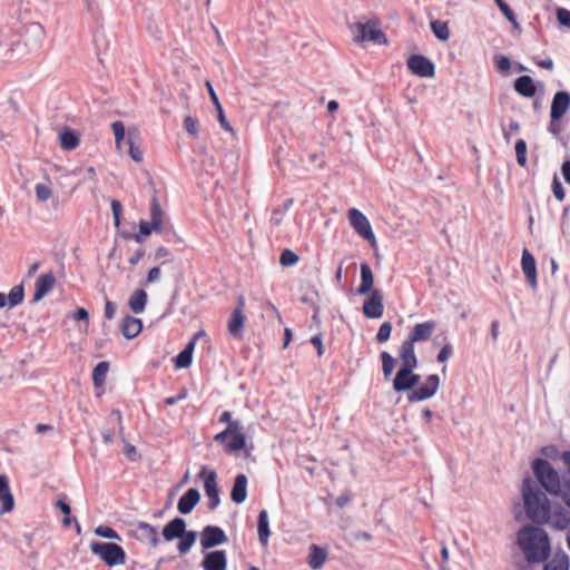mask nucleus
<instances>
[{"instance_id": "1", "label": "nucleus", "mask_w": 570, "mask_h": 570, "mask_svg": "<svg viewBox=\"0 0 570 570\" xmlns=\"http://www.w3.org/2000/svg\"><path fill=\"white\" fill-rule=\"evenodd\" d=\"M532 470L541 487L551 495L560 498L570 509V478L561 480L558 471L543 459H535Z\"/></svg>"}, {"instance_id": "2", "label": "nucleus", "mask_w": 570, "mask_h": 570, "mask_svg": "<svg viewBox=\"0 0 570 570\" xmlns=\"http://www.w3.org/2000/svg\"><path fill=\"white\" fill-rule=\"evenodd\" d=\"M518 544L530 562H541L550 553L549 537L537 527H524L518 532Z\"/></svg>"}, {"instance_id": "3", "label": "nucleus", "mask_w": 570, "mask_h": 570, "mask_svg": "<svg viewBox=\"0 0 570 570\" xmlns=\"http://www.w3.org/2000/svg\"><path fill=\"white\" fill-rule=\"evenodd\" d=\"M522 498L529 519L535 523L541 522L544 519L546 511L549 510L551 503L547 495L531 479H524L523 481Z\"/></svg>"}, {"instance_id": "4", "label": "nucleus", "mask_w": 570, "mask_h": 570, "mask_svg": "<svg viewBox=\"0 0 570 570\" xmlns=\"http://www.w3.org/2000/svg\"><path fill=\"white\" fill-rule=\"evenodd\" d=\"M350 29L355 42H374L376 45H385L387 42L385 35L380 29V22L376 19L355 22Z\"/></svg>"}, {"instance_id": "5", "label": "nucleus", "mask_w": 570, "mask_h": 570, "mask_svg": "<svg viewBox=\"0 0 570 570\" xmlns=\"http://www.w3.org/2000/svg\"><path fill=\"white\" fill-rule=\"evenodd\" d=\"M90 550L109 567L124 564L126 561L124 549L116 543L95 541L91 542Z\"/></svg>"}, {"instance_id": "6", "label": "nucleus", "mask_w": 570, "mask_h": 570, "mask_svg": "<svg viewBox=\"0 0 570 570\" xmlns=\"http://www.w3.org/2000/svg\"><path fill=\"white\" fill-rule=\"evenodd\" d=\"M198 478L204 480V490L208 498V508L210 510L218 507L219 500V490L217 487V474L215 471H209L207 466L203 465Z\"/></svg>"}, {"instance_id": "7", "label": "nucleus", "mask_w": 570, "mask_h": 570, "mask_svg": "<svg viewBox=\"0 0 570 570\" xmlns=\"http://www.w3.org/2000/svg\"><path fill=\"white\" fill-rule=\"evenodd\" d=\"M347 218L351 224V226L355 229V232L370 242L372 245H375L376 238L372 230L371 224L366 216L361 213L356 208H351L347 213Z\"/></svg>"}, {"instance_id": "8", "label": "nucleus", "mask_w": 570, "mask_h": 570, "mask_svg": "<svg viewBox=\"0 0 570 570\" xmlns=\"http://www.w3.org/2000/svg\"><path fill=\"white\" fill-rule=\"evenodd\" d=\"M440 379L436 374L429 375L424 383L416 385L407 395L410 402H421L431 399L438 391Z\"/></svg>"}, {"instance_id": "9", "label": "nucleus", "mask_w": 570, "mask_h": 570, "mask_svg": "<svg viewBox=\"0 0 570 570\" xmlns=\"http://www.w3.org/2000/svg\"><path fill=\"white\" fill-rule=\"evenodd\" d=\"M540 523H547L556 530H564L570 524V512L558 503L551 504Z\"/></svg>"}, {"instance_id": "10", "label": "nucleus", "mask_w": 570, "mask_h": 570, "mask_svg": "<svg viewBox=\"0 0 570 570\" xmlns=\"http://www.w3.org/2000/svg\"><path fill=\"white\" fill-rule=\"evenodd\" d=\"M413 371L414 368H399L393 380V389L395 392H411L420 383L421 376L415 374Z\"/></svg>"}, {"instance_id": "11", "label": "nucleus", "mask_w": 570, "mask_h": 570, "mask_svg": "<svg viewBox=\"0 0 570 570\" xmlns=\"http://www.w3.org/2000/svg\"><path fill=\"white\" fill-rule=\"evenodd\" d=\"M35 197L39 204H47L48 202H51L53 208H57L59 205V197L55 190L53 181L49 178L36 183Z\"/></svg>"}, {"instance_id": "12", "label": "nucleus", "mask_w": 570, "mask_h": 570, "mask_svg": "<svg viewBox=\"0 0 570 570\" xmlns=\"http://www.w3.org/2000/svg\"><path fill=\"white\" fill-rule=\"evenodd\" d=\"M383 313V295L379 289H373L363 303V314L367 318H380Z\"/></svg>"}, {"instance_id": "13", "label": "nucleus", "mask_w": 570, "mask_h": 570, "mask_svg": "<svg viewBox=\"0 0 570 570\" xmlns=\"http://www.w3.org/2000/svg\"><path fill=\"white\" fill-rule=\"evenodd\" d=\"M407 67L414 75L419 77L431 78L434 76V65L424 56H411L407 59Z\"/></svg>"}, {"instance_id": "14", "label": "nucleus", "mask_w": 570, "mask_h": 570, "mask_svg": "<svg viewBox=\"0 0 570 570\" xmlns=\"http://www.w3.org/2000/svg\"><path fill=\"white\" fill-rule=\"evenodd\" d=\"M226 541L227 537L225 532L218 527L207 525L202 532L200 543L204 549H210Z\"/></svg>"}, {"instance_id": "15", "label": "nucleus", "mask_w": 570, "mask_h": 570, "mask_svg": "<svg viewBox=\"0 0 570 570\" xmlns=\"http://www.w3.org/2000/svg\"><path fill=\"white\" fill-rule=\"evenodd\" d=\"M436 328L434 321H426L415 324L407 336V341L415 344L417 342H425L430 340Z\"/></svg>"}, {"instance_id": "16", "label": "nucleus", "mask_w": 570, "mask_h": 570, "mask_svg": "<svg viewBox=\"0 0 570 570\" xmlns=\"http://www.w3.org/2000/svg\"><path fill=\"white\" fill-rule=\"evenodd\" d=\"M244 307H245V299H244V297L240 296L237 301V306L232 312L230 317L228 320V332L234 337L239 336L240 331L244 326V322H245Z\"/></svg>"}, {"instance_id": "17", "label": "nucleus", "mask_w": 570, "mask_h": 570, "mask_svg": "<svg viewBox=\"0 0 570 570\" xmlns=\"http://www.w3.org/2000/svg\"><path fill=\"white\" fill-rule=\"evenodd\" d=\"M570 108V94L567 91H558L552 99L550 117L552 120L562 118Z\"/></svg>"}, {"instance_id": "18", "label": "nucleus", "mask_w": 570, "mask_h": 570, "mask_svg": "<svg viewBox=\"0 0 570 570\" xmlns=\"http://www.w3.org/2000/svg\"><path fill=\"white\" fill-rule=\"evenodd\" d=\"M521 267L528 283L535 289L538 285L535 259L528 249L522 252Z\"/></svg>"}, {"instance_id": "19", "label": "nucleus", "mask_w": 570, "mask_h": 570, "mask_svg": "<svg viewBox=\"0 0 570 570\" xmlns=\"http://www.w3.org/2000/svg\"><path fill=\"white\" fill-rule=\"evenodd\" d=\"M134 532L139 541L149 544L153 548L157 547L159 543V538L156 529L146 522H139L136 525Z\"/></svg>"}, {"instance_id": "20", "label": "nucleus", "mask_w": 570, "mask_h": 570, "mask_svg": "<svg viewBox=\"0 0 570 570\" xmlns=\"http://www.w3.org/2000/svg\"><path fill=\"white\" fill-rule=\"evenodd\" d=\"M202 567L204 570H226L227 558L225 551L216 550L206 553Z\"/></svg>"}, {"instance_id": "21", "label": "nucleus", "mask_w": 570, "mask_h": 570, "mask_svg": "<svg viewBox=\"0 0 570 570\" xmlns=\"http://www.w3.org/2000/svg\"><path fill=\"white\" fill-rule=\"evenodd\" d=\"M0 513L4 514L11 512L14 508V499L10 492L9 481L6 475H0Z\"/></svg>"}, {"instance_id": "22", "label": "nucleus", "mask_w": 570, "mask_h": 570, "mask_svg": "<svg viewBox=\"0 0 570 570\" xmlns=\"http://www.w3.org/2000/svg\"><path fill=\"white\" fill-rule=\"evenodd\" d=\"M399 356L401 358V367L415 368L417 366L414 344L407 340L401 344L399 348Z\"/></svg>"}, {"instance_id": "23", "label": "nucleus", "mask_w": 570, "mask_h": 570, "mask_svg": "<svg viewBox=\"0 0 570 570\" xmlns=\"http://www.w3.org/2000/svg\"><path fill=\"white\" fill-rule=\"evenodd\" d=\"M56 279L53 274L47 273L45 275H41L35 284L36 292L33 295V301L38 302L42 299L55 286Z\"/></svg>"}, {"instance_id": "24", "label": "nucleus", "mask_w": 570, "mask_h": 570, "mask_svg": "<svg viewBox=\"0 0 570 570\" xmlns=\"http://www.w3.org/2000/svg\"><path fill=\"white\" fill-rule=\"evenodd\" d=\"M142 330L141 320L127 315L120 323V331L126 338L136 337Z\"/></svg>"}, {"instance_id": "25", "label": "nucleus", "mask_w": 570, "mask_h": 570, "mask_svg": "<svg viewBox=\"0 0 570 570\" xmlns=\"http://www.w3.org/2000/svg\"><path fill=\"white\" fill-rule=\"evenodd\" d=\"M200 494L196 489H189L178 501L177 509L181 514H188L199 502Z\"/></svg>"}, {"instance_id": "26", "label": "nucleus", "mask_w": 570, "mask_h": 570, "mask_svg": "<svg viewBox=\"0 0 570 570\" xmlns=\"http://www.w3.org/2000/svg\"><path fill=\"white\" fill-rule=\"evenodd\" d=\"M186 532V523L180 518H175L169 523H167L163 530V537L166 541H173Z\"/></svg>"}, {"instance_id": "27", "label": "nucleus", "mask_w": 570, "mask_h": 570, "mask_svg": "<svg viewBox=\"0 0 570 570\" xmlns=\"http://www.w3.org/2000/svg\"><path fill=\"white\" fill-rule=\"evenodd\" d=\"M247 497V478L245 474H238L235 478L234 485L230 492V499L234 503L240 504Z\"/></svg>"}, {"instance_id": "28", "label": "nucleus", "mask_w": 570, "mask_h": 570, "mask_svg": "<svg viewBox=\"0 0 570 570\" xmlns=\"http://www.w3.org/2000/svg\"><path fill=\"white\" fill-rule=\"evenodd\" d=\"M374 276L367 263L361 264V283L357 288L360 295L370 294L373 291Z\"/></svg>"}, {"instance_id": "29", "label": "nucleus", "mask_w": 570, "mask_h": 570, "mask_svg": "<svg viewBox=\"0 0 570 570\" xmlns=\"http://www.w3.org/2000/svg\"><path fill=\"white\" fill-rule=\"evenodd\" d=\"M165 213L163 212L158 200L153 198L150 204V224L155 233H161L164 229Z\"/></svg>"}, {"instance_id": "30", "label": "nucleus", "mask_w": 570, "mask_h": 570, "mask_svg": "<svg viewBox=\"0 0 570 570\" xmlns=\"http://www.w3.org/2000/svg\"><path fill=\"white\" fill-rule=\"evenodd\" d=\"M148 301V295L145 289L137 288L132 292L128 299V306L135 314H140L145 311Z\"/></svg>"}, {"instance_id": "31", "label": "nucleus", "mask_w": 570, "mask_h": 570, "mask_svg": "<svg viewBox=\"0 0 570 570\" xmlns=\"http://www.w3.org/2000/svg\"><path fill=\"white\" fill-rule=\"evenodd\" d=\"M326 558H327V552L325 551V549H323L316 544L311 546L307 562L312 569L316 570V569L322 568L326 561Z\"/></svg>"}, {"instance_id": "32", "label": "nucleus", "mask_w": 570, "mask_h": 570, "mask_svg": "<svg viewBox=\"0 0 570 570\" xmlns=\"http://www.w3.org/2000/svg\"><path fill=\"white\" fill-rule=\"evenodd\" d=\"M514 89L518 94L523 97H532L534 96L537 89L533 83V80L529 76H521L514 81Z\"/></svg>"}, {"instance_id": "33", "label": "nucleus", "mask_w": 570, "mask_h": 570, "mask_svg": "<svg viewBox=\"0 0 570 570\" xmlns=\"http://www.w3.org/2000/svg\"><path fill=\"white\" fill-rule=\"evenodd\" d=\"M195 340H190L186 347L176 356L175 365L177 368H187L191 364Z\"/></svg>"}, {"instance_id": "34", "label": "nucleus", "mask_w": 570, "mask_h": 570, "mask_svg": "<svg viewBox=\"0 0 570 570\" xmlns=\"http://www.w3.org/2000/svg\"><path fill=\"white\" fill-rule=\"evenodd\" d=\"M257 530H258V539H259L262 546L266 547L268 544V538L271 534L268 514H267L266 510H263L259 512Z\"/></svg>"}, {"instance_id": "35", "label": "nucleus", "mask_w": 570, "mask_h": 570, "mask_svg": "<svg viewBox=\"0 0 570 570\" xmlns=\"http://www.w3.org/2000/svg\"><path fill=\"white\" fill-rule=\"evenodd\" d=\"M109 371V364L107 362H99L92 371V381L96 386H101Z\"/></svg>"}, {"instance_id": "36", "label": "nucleus", "mask_w": 570, "mask_h": 570, "mask_svg": "<svg viewBox=\"0 0 570 570\" xmlns=\"http://www.w3.org/2000/svg\"><path fill=\"white\" fill-rule=\"evenodd\" d=\"M544 570H569V559L562 554H556L546 566Z\"/></svg>"}, {"instance_id": "37", "label": "nucleus", "mask_w": 570, "mask_h": 570, "mask_svg": "<svg viewBox=\"0 0 570 570\" xmlns=\"http://www.w3.org/2000/svg\"><path fill=\"white\" fill-rule=\"evenodd\" d=\"M59 139L61 147L67 150L75 149L79 144L78 137L71 130H63L60 134Z\"/></svg>"}, {"instance_id": "38", "label": "nucleus", "mask_w": 570, "mask_h": 570, "mask_svg": "<svg viewBox=\"0 0 570 570\" xmlns=\"http://www.w3.org/2000/svg\"><path fill=\"white\" fill-rule=\"evenodd\" d=\"M382 371L385 380H389L395 367V358L389 352L381 353Z\"/></svg>"}, {"instance_id": "39", "label": "nucleus", "mask_w": 570, "mask_h": 570, "mask_svg": "<svg viewBox=\"0 0 570 570\" xmlns=\"http://www.w3.org/2000/svg\"><path fill=\"white\" fill-rule=\"evenodd\" d=\"M230 440L225 445L226 452H237L245 448L246 439L245 434L229 435Z\"/></svg>"}, {"instance_id": "40", "label": "nucleus", "mask_w": 570, "mask_h": 570, "mask_svg": "<svg viewBox=\"0 0 570 570\" xmlns=\"http://www.w3.org/2000/svg\"><path fill=\"white\" fill-rule=\"evenodd\" d=\"M431 29L434 36L442 41L448 40L450 37V30L445 22L439 20L432 21Z\"/></svg>"}, {"instance_id": "41", "label": "nucleus", "mask_w": 570, "mask_h": 570, "mask_svg": "<svg viewBox=\"0 0 570 570\" xmlns=\"http://www.w3.org/2000/svg\"><path fill=\"white\" fill-rule=\"evenodd\" d=\"M9 307L12 308L19 305L23 299V286H13L7 295Z\"/></svg>"}, {"instance_id": "42", "label": "nucleus", "mask_w": 570, "mask_h": 570, "mask_svg": "<svg viewBox=\"0 0 570 570\" xmlns=\"http://www.w3.org/2000/svg\"><path fill=\"white\" fill-rule=\"evenodd\" d=\"M178 550L180 553H186L194 546L196 540V533L193 531L185 532L183 537H179Z\"/></svg>"}, {"instance_id": "43", "label": "nucleus", "mask_w": 570, "mask_h": 570, "mask_svg": "<svg viewBox=\"0 0 570 570\" xmlns=\"http://www.w3.org/2000/svg\"><path fill=\"white\" fill-rule=\"evenodd\" d=\"M127 142L129 145V156L130 158L140 163L142 160V150L139 146H137L134 141L132 131L129 130Z\"/></svg>"}, {"instance_id": "44", "label": "nucleus", "mask_w": 570, "mask_h": 570, "mask_svg": "<svg viewBox=\"0 0 570 570\" xmlns=\"http://www.w3.org/2000/svg\"><path fill=\"white\" fill-rule=\"evenodd\" d=\"M111 129L115 136L116 147L120 148L126 135L125 125L121 121H114L111 124Z\"/></svg>"}, {"instance_id": "45", "label": "nucleus", "mask_w": 570, "mask_h": 570, "mask_svg": "<svg viewBox=\"0 0 570 570\" xmlns=\"http://www.w3.org/2000/svg\"><path fill=\"white\" fill-rule=\"evenodd\" d=\"M298 256L291 249H284L279 257V263L284 267H291L297 264Z\"/></svg>"}, {"instance_id": "46", "label": "nucleus", "mask_w": 570, "mask_h": 570, "mask_svg": "<svg viewBox=\"0 0 570 570\" xmlns=\"http://www.w3.org/2000/svg\"><path fill=\"white\" fill-rule=\"evenodd\" d=\"M515 155L517 161L520 166H525L527 164V144L523 139H519L515 142Z\"/></svg>"}, {"instance_id": "47", "label": "nucleus", "mask_w": 570, "mask_h": 570, "mask_svg": "<svg viewBox=\"0 0 570 570\" xmlns=\"http://www.w3.org/2000/svg\"><path fill=\"white\" fill-rule=\"evenodd\" d=\"M153 225L146 220L139 223V234L135 235L134 238L137 243H142L147 236L151 234Z\"/></svg>"}, {"instance_id": "48", "label": "nucleus", "mask_w": 570, "mask_h": 570, "mask_svg": "<svg viewBox=\"0 0 570 570\" xmlns=\"http://www.w3.org/2000/svg\"><path fill=\"white\" fill-rule=\"evenodd\" d=\"M198 120L191 116H186L184 119V128L193 137L198 136Z\"/></svg>"}, {"instance_id": "49", "label": "nucleus", "mask_w": 570, "mask_h": 570, "mask_svg": "<svg viewBox=\"0 0 570 570\" xmlns=\"http://www.w3.org/2000/svg\"><path fill=\"white\" fill-rule=\"evenodd\" d=\"M391 333H392V324L390 322L382 323L377 331V334H376L377 342L384 343V342L389 341Z\"/></svg>"}, {"instance_id": "50", "label": "nucleus", "mask_w": 570, "mask_h": 570, "mask_svg": "<svg viewBox=\"0 0 570 570\" xmlns=\"http://www.w3.org/2000/svg\"><path fill=\"white\" fill-rule=\"evenodd\" d=\"M502 14L507 18V20L512 24L514 29H519L520 24L517 21L514 12L511 10V8L508 6L507 2H504L502 6L499 7Z\"/></svg>"}, {"instance_id": "51", "label": "nucleus", "mask_w": 570, "mask_h": 570, "mask_svg": "<svg viewBox=\"0 0 570 570\" xmlns=\"http://www.w3.org/2000/svg\"><path fill=\"white\" fill-rule=\"evenodd\" d=\"M95 533L101 538L119 540L118 533L110 527L99 525L95 529Z\"/></svg>"}, {"instance_id": "52", "label": "nucleus", "mask_w": 570, "mask_h": 570, "mask_svg": "<svg viewBox=\"0 0 570 570\" xmlns=\"http://www.w3.org/2000/svg\"><path fill=\"white\" fill-rule=\"evenodd\" d=\"M453 354V347L450 343H446L443 345V347L441 348V351L439 352L438 354V361L440 363H444L446 362L449 358H451Z\"/></svg>"}, {"instance_id": "53", "label": "nucleus", "mask_w": 570, "mask_h": 570, "mask_svg": "<svg viewBox=\"0 0 570 570\" xmlns=\"http://www.w3.org/2000/svg\"><path fill=\"white\" fill-rule=\"evenodd\" d=\"M557 19L560 24L570 28V11L563 8L557 10Z\"/></svg>"}, {"instance_id": "54", "label": "nucleus", "mask_w": 570, "mask_h": 570, "mask_svg": "<svg viewBox=\"0 0 570 570\" xmlns=\"http://www.w3.org/2000/svg\"><path fill=\"white\" fill-rule=\"evenodd\" d=\"M160 277H161V269L159 267H153L149 269V272L147 274L145 284L148 285V284L156 283L160 279Z\"/></svg>"}, {"instance_id": "55", "label": "nucleus", "mask_w": 570, "mask_h": 570, "mask_svg": "<svg viewBox=\"0 0 570 570\" xmlns=\"http://www.w3.org/2000/svg\"><path fill=\"white\" fill-rule=\"evenodd\" d=\"M552 191L558 200L562 202L564 199V190L557 176L553 178Z\"/></svg>"}, {"instance_id": "56", "label": "nucleus", "mask_w": 570, "mask_h": 570, "mask_svg": "<svg viewBox=\"0 0 570 570\" xmlns=\"http://www.w3.org/2000/svg\"><path fill=\"white\" fill-rule=\"evenodd\" d=\"M111 210L114 215L115 226L118 227L120 225L121 204L118 200L112 199Z\"/></svg>"}, {"instance_id": "57", "label": "nucleus", "mask_w": 570, "mask_h": 570, "mask_svg": "<svg viewBox=\"0 0 570 570\" xmlns=\"http://www.w3.org/2000/svg\"><path fill=\"white\" fill-rule=\"evenodd\" d=\"M216 110H217V115H218V121H219L220 126L223 127V129L228 132H234L233 128L230 127L229 122L227 121V119L225 117L223 107L222 106L216 107Z\"/></svg>"}, {"instance_id": "58", "label": "nucleus", "mask_w": 570, "mask_h": 570, "mask_svg": "<svg viewBox=\"0 0 570 570\" xmlns=\"http://www.w3.org/2000/svg\"><path fill=\"white\" fill-rule=\"evenodd\" d=\"M225 430L229 435L244 434L243 426L239 421L229 422V424L227 425V428Z\"/></svg>"}, {"instance_id": "59", "label": "nucleus", "mask_w": 570, "mask_h": 570, "mask_svg": "<svg viewBox=\"0 0 570 570\" xmlns=\"http://www.w3.org/2000/svg\"><path fill=\"white\" fill-rule=\"evenodd\" d=\"M155 258L157 261H160V259L170 261L171 253L166 247L160 246L155 252Z\"/></svg>"}, {"instance_id": "60", "label": "nucleus", "mask_w": 570, "mask_h": 570, "mask_svg": "<svg viewBox=\"0 0 570 570\" xmlns=\"http://www.w3.org/2000/svg\"><path fill=\"white\" fill-rule=\"evenodd\" d=\"M511 67V62H510V59L505 56H501L498 60H497V68L500 70V71H508Z\"/></svg>"}, {"instance_id": "61", "label": "nucleus", "mask_w": 570, "mask_h": 570, "mask_svg": "<svg viewBox=\"0 0 570 570\" xmlns=\"http://www.w3.org/2000/svg\"><path fill=\"white\" fill-rule=\"evenodd\" d=\"M206 88L208 90L210 100L214 104L215 108L222 106L210 81H206Z\"/></svg>"}, {"instance_id": "62", "label": "nucleus", "mask_w": 570, "mask_h": 570, "mask_svg": "<svg viewBox=\"0 0 570 570\" xmlns=\"http://www.w3.org/2000/svg\"><path fill=\"white\" fill-rule=\"evenodd\" d=\"M115 313H116V305L112 302L107 301L106 305H105V317L108 320H111V318H114Z\"/></svg>"}, {"instance_id": "63", "label": "nucleus", "mask_w": 570, "mask_h": 570, "mask_svg": "<svg viewBox=\"0 0 570 570\" xmlns=\"http://www.w3.org/2000/svg\"><path fill=\"white\" fill-rule=\"evenodd\" d=\"M311 343L316 347L317 350V355L318 356H322L323 355V344H322V337L321 335H315L311 338Z\"/></svg>"}, {"instance_id": "64", "label": "nucleus", "mask_w": 570, "mask_h": 570, "mask_svg": "<svg viewBox=\"0 0 570 570\" xmlns=\"http://www.w3.org/2000/svg\"><path fill=\"white\" fill-rule=\"evenodd\" d=\"M561 171L566 181L570 184V160H567L562 164Z\"/></svg>"}]
</instances>
